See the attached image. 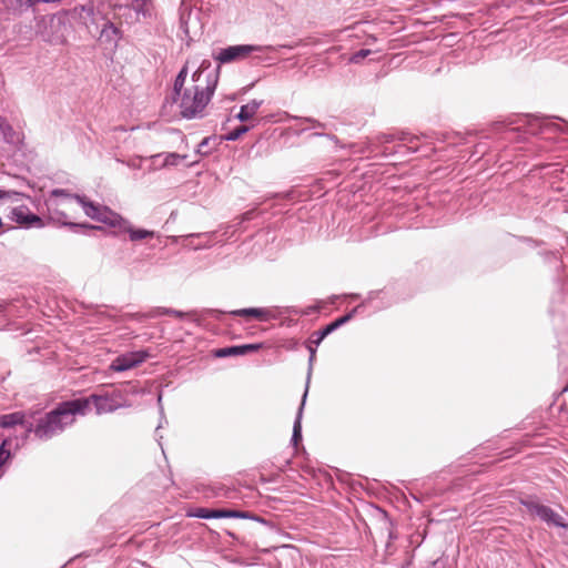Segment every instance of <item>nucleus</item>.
<instances>
[{
	"mask_svg": "<svg viewBox=\"0 0 568 568\" xmlns=\"http://www.w3.org/2000/svg\"><path fill=\"white\" fill-rule=\"evenodd\" d=\"M51 196H64V197H68V199H74L75 200V196L77 195H72V194H69L65 190L63 189H54L51 191L50 193Z\"/></svg>",
	"mask_w": 568,
	"mask_h": 568,
	"instance_id": "32",
	"label": "nucleus"
},
{
	"mask_svg": "<svg viewBox=\"0 0 568 568\" xmlns=\"http://www.w3.org/2000/svg\"><path fill=\"white\" fill-rule=\"evenodd\" d=\"M262 347L260 343L234 345L214 349L213 356L216 358H225L230 356H243L251 352H256Z\"/></svg>",
	"mask_w": 568,
	"mask_h": 568,
	"instance_id": "10",
	"label": "nucleus"
},
{
	"mask_svg": "<svg viewBox=\"0 0 568 568\" xmlns=\"http://www.w3.org/2000/svg\"><path fill=\"white\" fill-rule=\"evenodd\" d=\"M287 118L298 121L300 123H308L311 125L310 128H312V129H325L324 123H322L313 118H300V116L290 115V114H287Z\"/></svg>",
	"mask_w": 568,
	"mask_h": 568,
	"instance_id": "25",
	"label": "nucleus"
},
{
	"mask_svg": "<svg viewBox=\"0 0 568 568\" xmlns=\"http://www.w3.org/2000/svg\"><path fill=\"white\" fill-rule=\"evenodd\" d=\"M540 128L545 131L568 133V123L567 122H564V125H561L548 118L541 119Z\"/></svg>",
	"mask_w": 568,
	"mask_h": 568,
	"instance_id": "23",
	"label": "nucleus"
},
{
	"mask_svg": "<svg viewBox=\"0 0 568 568\" xmlns=\"http://www.w3.org/2000/svg\"><path fill=\"white\" fill-rule=\"evenodd\" d=\"M21 193L17 191L0 190V200H7L11 202H18L21 197Z\"/></svg>",
	"mask_w": 568,
	"mask_h": 568,
	"instance_id": "29",
	"label": "nucleus"
},
{
	"mask_svg": "<svg viewBox=\"0 0 568 568\" xmlns=\"http://www.w3.org/2000/svg\"><path fill=\"white\" fill-rule=\"evenodd\" d=\"M254 125H245V124H242L240 126H237L236 129H234L233 131L229 132L224 139L226 141H236L237 139H240L243 134H245L246 132L250 131L251 128H253Z\"/></svg>",
	"mask_w": 568,
	"mask_h": 568,
	"instance_id": "24",
	"label": "nucleus"
},
{
	"mask_svg": "<svg viewBox=\"0 0 568 568\" xmlns=\"http://www.w3.org/2000/svg\"><path fill=\"white\" fill-rule=\"evenodd\" d=\"M262 104L263 100L253 99L240 108L235 118L241 122H247L254 118Z\"/></svg>",
	"mask_w": 568,
	"mask_h": 568,
	"instance_id": "14",
	"label": "nucleus"
},
{
	"mask_svg": "<svg viewBox=\"0 0 568 568\" xmlns=\"http://www.w3.org/2000/svg\"><path fill=\"white\" fill-rule=\"evenodd\" d=\"M254 519L257 520V521L264 523L263 518L254 517Z\"/></svg>",
	"mask_w": 568,
	"mask_h": 568,
	"instance_id": "36",
	"label": "nucleus"
},
{
	"mask_svg": "<svg viewBox=\"0 0 568 568\" xmlns=\"http://www.w3.org/2000/svg\"><path fill=\"white\" fill-rule=\"evenodd\" d=\"M148 357L149 353L146 351L128 352L115 357L110 368L114 372H125L143 363Z\"/></svg>",
	"mask_w": 568,
	"mask_h": 568,
	"instance_id": "6",
	"label": "nucleus"
},
{
	"mask_svg": "<svg viewBox=\"0 0 568 568\" xmlns=\"http://www.w3.org/2000/svg\"><path fill=\"white\" fill-rule=\"evenodd\" d=\"M63 219H61V223L64 225V226H68L70 229H90V230H98L100 229L99 226H94V225H90V224H85V223H73V222H69L67 221V216L64 214H62Z\"/></svg>",
	"mask_w": 568,
	"mask_h": 568,
	"instance_id": "28",
	"label": "nucleus"
},
{
	"mask_svg": "<svg viewBox=\"0 0 568 568\" xmlns=\"http://www.w3.org/2000/svg\"><path fill=\"white\" fill-rule=\"evenodd\" d=\"M120 233H128L130 240L133 242L141 241L148 237H153L155 235L153 231L144 229H134L128 220L124 221Z\"/></svg>",
	"mask_w": 568,
	"mask_h": 568,
	"instance_id": "15",
	"label": "nucleus"
},
{
	"mask_svg": "<svg viewBox=\"0 0 568 568\" xmlns=\"http://www.w3.org/2000/svg\"><path fill=\"white\" fill-rule=\"evenodd\" d=\"M151 1H140L138 3H133L132 7H133L134 11L138 14H142L145 18V17H150L151 16V12H150V9H149V3Z\"/></svg>",
	"mask_w": 568,
	"mask_h": 568,
	"instance_id": "27",
	"label": "nucleus"
},
{
	"mask_svg": "<svg viewBox=\"0 0 568 568\" xmlns=\"http://www.w3.org/2000/svg\"><path fill=\"white\" fill-rule=\"evenodd\" d=\"M305 130H307V129H306V128H301L297 132H298V133H302V132H304Z\"/></svg>",
	"mask_w": 568,
	"mask_h": 568,
	"instance_id": "37",
	"label": "nucleus"
},
{
	"mask_svg": "<svg viewBox=\"0 0 568 568\" xmlns=\"http://www.w3.org/2000/svg\"><path fill=\"white\" fill-rule=\"evenodd\" d=\"M388 538H389V540H393L396 538V536L394 535V532L390 529L388 531Z\"/></svg>",
	"mask_w": 568,
	"mask_h": 568,
	"instance_id": "35",
	"label": "nucleus"
},
{
	"mask_svg": "<svg viewBox=\"0 0 568 568\" xmlns=\"http://www.w3.org/2000/svg\"><path fill=\"white\" fill-rule=\"evenodd\" d=\"M89 410L90 399H72L38 417L36 412H30L32 423L27 425V434H33L41 442L50 440L71 426L77 415H85Z\"/></svg>",
	"mask_w": 568,
	"mask_h": 568,
	"instance_id": "3",
	"label": "nucleus"
},
{
	"mask_svg": "<svg viewBox=\"0 0 568 568\" xmlns=\"http://www.w3.org/2000/svg\"><path fill=\"white\" fill-rule=\"evenodd\" d=\"M520 504L527 509V511L532 516L538 518L540 511L544 508V504L539 501V499L535 496H528L526 498L520 499Z\"/></svg>",
	"mask_w": 568,
	"mask_h": 568,
	"instance_id": "21",
	"label": "nucleus"
},
{
	"mask_svg": "<svg viewBox=\"0 0 568 568\" xmlns=\"http://www.w3.org/2000/svg\"><path fill=\"white\" fill-rule=\"evenodd\" d=\"M161 400H162V396L160 395L158 398V402L161 403Z\"/></svg>",
	"mask_w": 568,
	"mask_h": 568,
	"instance_id": "38",
	"label": "nucleus"
},
{
	"mask_svg": "<svg viewBox=\"0 0 568 568\" xmlns=\"http://www.w3.org/2000/svg\"><path fill=\"white\" fill-rule=\"evenodd\" d=\"M371 52L372 51L369 49H361L349 58V62L359 63L363 59L368 57Z\"/></svg>",
	"mask_w": 568,
	"mask_h": 568,
	"instance_id": "30",
	"label": "nucleus"
},
{
	"mask_svg": "<svg viewBox=\"0 0 568 568\" xmlns=\"http://www.w3.org/2000/svg\"><path fill=\"white\" fill-rule=\"evenodd\" d=\"M33 0H3V4L8 12L20 13L23 9L34 8L37 3Z\"/></svg>",
	"mask_w": 568,
	"mask_h": 568,
	"instance_id": "20",
	"label": "nucleus"
},
{
	"mask_svg": "<svg viewBox=\"0 0 568 568\" xmlns=\"http://www.w3.org/2000/svg\"><path fill=\"white\" fill-rule=\"evenodd\" d=\"M9 219L20 225L27 227H43L42 219L30 212L26 205H19L10 211Z\"/></svg>",
	"mask_w": 568,
	"mask_h": 568,
	"instance_id": "7",
	"label": "nucleus"
},
{
	"mask_svg": "<svg viewBox=\"0 0 568 568\" xmlns=\"http://www.w3.org/2000/svg\"><path fill=\"white\" fill-rule=\"evenodd\" d=\"M84 399H90V406L93 405L98 415L115 412L122 407V404L114 396L91 395Z\"/></svg>",
	"mask_w": 568,
	"mask_h": 568,
	"instance_id": "8",
	"label": "nucleus"
},
{
	"mask_svg": "<svg viewBox=\"0 0 568 568\" xmlns=\"http://www.w3.org/2000/svg\"><path fill=\"white\" fill-rule=\"evenodd\" d=\"M220 67L212 68L209 60H203L192 73L191 84L185 87L175 102L183 119H202L219 82Z\"/></svg>",
	"mask_w": 568,
	"mask_h": 568,
	"instance_id": "2",
	"label": "nucleus"
},
{
	"mask_svg": "<svg viewBox=\"0 0 568 568\" xmlns=\"http://www.w3.org/2000/svg\"><path fill=\"white\" fill-rule=\"evenodd\" d=\"M308 352H310V358H308V372H307V381H306V387L305 389L307 388L308 389V385H310V379H311V375H312V368H313V362L315 359V354H316V347L314 344H311L310 342H307V345H306Z\"/></svg>",
	"mask_w": 568,
	"mask_h": 568,
	"instance_id": "26",
	"label": "nucleus"
},
{
	"mask_svg": "<svg viewBox=\"0 0 568 568\" xmlns=\"http://www.w3.org/2000/svg\"><path fill=\"white\" fill-rule=\"evenodd\" d=\"M538 519L542 523L547 524L548 526H555L560 528H567L568 524L564 520V518L557 514L554 509H551L548 506H544L542 510L540 511V515L538 516Z\"/></svg>",
	"mask_w": 568,
	"mask_h": 568,
	"instance_id": "13",
	"label": "nucleus"
},
{
	"mask_svg": "<svg viewBox=\"0 0 568 568\" xmlns=\"http://www.w3.org/2000/svg\"><path fill=\"white\" fill-rule=\"evenodd\" d=\"M4 135H8L10 132H12V126L8 124V122L3 125V129H1Z\"/></svg>",
	"mask_w": 568,
	"mask_h": 568,
	"instance_id": "33",
	"label": "nucleus"
},
{
	"mask_svg": "<svg viewBox=\"0 0 568 568\" xmlns=\"http://www.w3.org/2000/svg\"><path fill=\"white\" fill-rule=\"evenodd\" d=\"M345 322H331L327 326H325L323 329L313 332L308 338V342L311 344H314L315 346H318L322 341L331 333L336 331L339 326H342Z\"/></svg>",
	"mask_w": 568,
	"mask_h": 568,
	"instance_id": "16",
	"label": "nucleus"
},
{
	"mask_svg": "<svg viewBox=\"0 0 568 568\" xmlns=\"http://www.w3.org/2000/svg\"><path fill=\"white\" fill-rule=\"evenodd\" d=\"M172 240L176 243L180 241H187L184 244L185 247L191 250H201L210 246L211 234L210 233H192L181 236H173Z\"/></svg>",
	"mask_w": 568,
	"mask_h": 568,
	"instance_id": "11",
	"label": "nucleus"
},
{
	"mask_svg": "<svg viewBox=\"0 0 568 568\" xmlns=\"http://www.w3.org/2000/svg\"><path fill=\"white\" fill-rule=\"evenodd\" d=\"M358 296L352 295H334L328 300L316 301L313 304L300 308V307H287V306H268V307H247L239 310H215V308H203L193 310L190 312H181L173 308L166 307H154L148 313L142 314L141 317H162V316H176V317H192L193 320H205L207 317H220L223 315L232 316H253L262 317L265 320H288L293 316H311L316 315L318 317H327L332 315L333 310H341L343 314L335 320L348 321L355 316H369L371 310H377L382 307L379 302L375 301V297L371 295L367 300L359 304L352 306L351 303L357 301Z\"/></svg>",
	"mask_w": 568,
	"mask_h": 568,
	"instance_id": "1",
	"label": "nucleus"
},
{
	"mask_svg": "<svg viewBox=\"0 0 568 568\" xmlns=\"http://www.w3.org/2000/svg\"><path fill=\"white\" fill-rule=\"evenodd\" d=\"M75 201L82 206L87 216L103 223L110 227H116L121 231L125 219L120 214L110 210L108 206L95 204L92 201L87 200L84 196H75Z\"/></svg>",
	"mask_w": 568,
	"mask_h": 568,
	"instance_id": "4",
	"label": "nucleus"
},
{
	"mask_svg": "<svg viewBox=\"0 0 568 568\" xmlns=\"http://www.w3.org/2000/svg\"><path fill=\"white\" fill-rule=\"evenodd\" d=\"M306 397H307V388L305 389V392L303 394L302 403L300 405V408H298V412L296 414V418H295V422L293 425V434H292V438H291V442L293 443V445H297V443L302 439L301 419H302V414H303V408H304Z\"/></svg>",
	"mask_w": 568,
	"mask_h": 568,
	"instance_id": "18",
	"label": "nucleus"
},
{
	"mask_svg": "<svg viewBox=\"0 0 568 568\" xmlns=\"http://www.w3.org/2000/svg\"><path fill=\"white\" fill-rule=\"evenodd\" d=\"M153 161H158L163 159L161 166H174L178 165L181 161L186 159V155H182L175 152L170 153H160L152 156Z\"/></svg>",
	"mask_w": 568,
	"mask_h": 568,
	"instance_id": "22",
	"label": "nucleus"
},
{
	"mask_svg": "<svg viewBox=\"0 0 568 568\" xmlns=\"http://www.w3.org/2000/svg\"><path fill=\"white\" fill-rule=\"evenodd\" d=\"M32 423V418L30 417V412H14L11 414H6L0 416V426L4 428L13 427L16 425L23 426L27 432V425ZM30 434H24V438H27Z\"/></svg>",
	"mask_w": 568,
	"mask_h": 568,
	"instance_id": "12",
	"label": "nucleus"
},
{
	"mask_svg": "<svg viewBox=\"0 0 568 568\" xmlns=\"http://www.w3.org/2000/svg\"><path fill=\"white\" fill-rule=\"evenodd\" d=\"M121 38V31L111 21H106L100 32V39L105 42H113L116 44Z\"/></svg>",
	"mask_w": 568,
	"mask_h": 568,
	"instance_id": "17",
	"label": "nucleus"
},
{
	"mask_svg": "<svg viewBox=\"0 0 568 568\" xmlns=\"http://www.w3.org/2000/svg\"><path fill=\"white\" fill-rule=\"evenodd\" d=\"M189 74V67L187 62L181 68L180 72L178 73L174 83H173V94L172 100L176 101V99L182 94L183 90L185 89L184 84L186 81Z\"/></svg>",
	"mask_w": 568,
	"mask_h": 568,
	"instance_id": "19",
	"label": "nucleus"
},
{
	"mask_svg": "<svg viewBox=\"0 0 568 568\" xmlns=\"http://www.w3.org/2000/svg\"><path fill=\"white\" fill-rule=\"evenodd\" d=\"M261 51H263V47L261 45L236 44L221 49L214 58L220 64H226L234 61L244 60L250 54Z\"/></svg>",
	"mask_w": 568,
	"mask_h": 568,
	"instance_id": "5",
	"label": "nucleus"
},
{
	"mask_svg": "<svg viewBox=\"0 0 568 568\" xmlns=\"http://www.w3.org/2000/svg\"><path fill=\"white\" fill-rule=\"evenodd\" d=\"M210 141H211V138L203 139L202 142L199 144L197 153H200L202 155L209 154L210 153V150H209Z\"/></svg>",
	"mask_w": 568,
	"mask_h": 568,
	"instance_id": "31",
	"label": "nucleus"
},
{
	"mask_svg": "<svg viewBox=\"0 0 568 568\" xmlns=\"http://www.w3.org/2000/svg\"><path fill=\"white\" fill-rule=\"evenodd\" d=\"M7 123L6 119L0 115V129H3V125Z\"/></svg>",
	"mask_w": 568,
	"mask_h": 568,
	"instance_id": "34",
	"label": "nucleus"
},
{
	"mask_svg": "<svg viewBox=\"0 0 568 568\" xmlns=\"http://www.w3.org/2000/svg\"><path fill=\"white\" fill-rule=\"evenodd\" d=\"M192 517L202 519H217V518H250L247 513L232 510V509H210V508H197Z\"/></svg>",
	"mask_w": 568,
	"mask_h": 568,
	"instance_id": "9",
	"label": "nucleus"
}]
</instances>
